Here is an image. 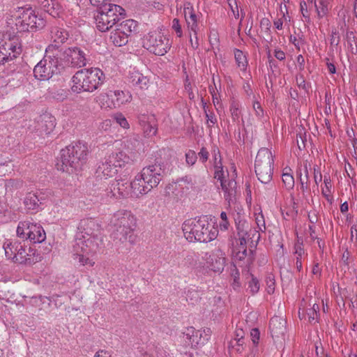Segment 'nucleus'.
<instances>
[{
    "label": "nucleus",
    "mask_w": 357,
    "mask_h": 357,
    "mask_svg": "<svg viewBox=\"0 0 357 357\" xmlns=\"http://www.w3.org/2000/svg\"><path fill=\"white\" fill-rule=\"evenodd\" d=\"M103 246L101 226L92 218L82 219L77 226L75 243L73 246L74 259L82 266H93L95 261L90 257Z\"/></svg>",
    "instance_id": "obj_1"
},
{
    "label": "nucleus",
    "mask_w": 357,
    "mask_h": 357,
    "mask_svg": "<svg viewBox=\"0 0 357 357\" xmlns=\"http://www.w3.org/2000/svg\"><path fill=\"white\" fill-rule=\"evenodd\" d=\"M182 229L189 242H210L218 234V229L209 223L206 216L185 220L183 223Z\"/></svg>",
    "instance_id": "obj_2"
},
{
    "label": "nucleus",
    "mask_w": 357,
    "mask_h": 357,
    "mask_svg": "<svg viewBox=\"0 0 357 357\" xmlns=\"http://www.w3.org/2000/svg\"><path fill=\"white\" fill-rule=\"evenodd\" d=\"M109 225L112 229V236L114 241L134 243L136 219L130 211H118L111 218Z\"/></svg>",
    "instance_id": "obj_3"
},
{
    "label": "nucleus",
    "mask_w": 357,
    "mask_h": 357,
    "mask_svg": "<svg viewBox=\"0 0 357 357\" xmlns=\"http://www.w3.org/2000/svg\"><path fill=\"white\" fill-rule=\"evenodd\" d=\"M105 76L98 68H83L72 77L71 90L73 93H93L104 83Z\"/></svg>",
    "instance_id": "obj_4"
},
{
    "label": "nucleus",
    "mask_w": 357,
    "mask_h": 357,
    "mask_svg": "<svg viewBox=\"0 0 357 357\" xmlns=\"http://www.w3.org/2000/svg\"><path fill=\"white\" fill-rule=\"evenodd\" d=\"M88 153L86 144L81 142L72 143L61 150V165L58 169L68 173L82 169L87 161Z\"/></svg>",
    "instance_id": "obj_5"
},
{
    "label": "nucleus",
    "mask_w": 357,
    "mask_h": 357,
    "mask_svg": "<svg viewBox=\"0 0 357 357\" xmlns=\"http://www.w3.org/2000/svg\"><path fill=\"white\" fill-rule=\"evenodd\" d=\"M3 249L7 259L15 263L32 265L40 260L41 257L36 249L28 247L19 241H6Z\"/></svg>",
    "instance_id": "obj_6"
},
{
    "label": "nucleus",
    "mask_w": 357,
    "mask_h": 357,
    "mask_svg": "<svg viewBox=\"0 0 357 357\" xmlns=\"http://www.w3.org/2000/svg\"><path fill=\"white\" fill-rule=\"evenodd\" d=\"M273 155L268 148H261L256 156L255 162V173L258 180L268 185V194L275 195L274 185L271 183L273 174Z\"/></svg>",
    "instance_id": "obj_7"
},
{
    "label": "nucleus",
    "mask_w": 357,
    "mask_h": 357,
    "mask_svg": "<svg viewBox=\"0 0 357 357\" xmlns=\"http://www.w3.org/2000/svg\"><path fill=\"white\" fill-rule=\"evenodd\" d=\"M131 162L130 158L122 151L112 152L100 162L95 172L97 181L107 180L117 174L119 169Z\"/></svg>",
    "instance_id": "obj_8"
},
{
    "label": "nucleus",
    "mask_w": 357,
    "mask_h": 357,
    "mask_svg": "<svg viewBox=\"0 0 357 357\" xmlns=\"http://www.w3.org/2000/svg\"><path fill=\"white\" fill-rule=\"evenodd\" d=\"M125 10L120 6L104 3L96 11L94 15L97 29L105 32L125 16Z\"/></svg>",
    "instance_id": "obj_9"
},
{
    "label": "nucleus",
    "mask_w": 357,
    "mask_h": 357,
    "mask_svg": "<svg viewBox=\"0 0 357 357\" xmlns=\"http://www.w3.org/2000/svg\"><path fill=\"white\" fill-rule=\"evenodd\" d=\"M131 197L130 182L127 178H120L112 181L107 186L105 182L100 183L97 197L102 202H108L112 198Z\"/></svg>",
    "instance_id": "obj_10"
},
{
    "label": "nucleus",
    "mask_w": 357,
    "mask_h": 357,
    "mask_svg": "<svg viewBox=\"0 0 357 357\" xmlns=\"http://www.w3.org/2000/svg\"><path fill=\"white\" fill-rule=\"evenodd\" d=\"M15 24L18 31L25 32L43 28L45 22L31 7H18L15 13Z\"/></svg>",
    "instance_id": "obj_11"
},
{
    "label": "nucleus",
    "mask_w": 357,
    "mask_h": 357,
    "mask_svg": "<svg viewBox=\"0 0 357 357\" xmlns=\"http://www.w3.org/2000/svg\"><path fill=\"white\" fill-rule=\"evenodd\" d=\"M59 55L57 52L47 54L45 52L44 58L33 69L35 77L39 80H48L54 74L59 73Z\"/></svg>",
    "instance_id": "obj_12"
},
{
    "label": "nucleus",
    "mask_w": 357,
    "mask_h": 357,
    "mask_svg": "<svg viewBox=\"0 0 357 357\" xmlns=\"http://www.w3.org/2000/svg\"><path fill=\"white\" fill-rule=\"evenodd\" d=\"M144 47L155 55H164L170 48L169 39L160 32L151 31L144 40Z\"/></svg>",
    "instance_id": "obj_13"
},
{
    "label": "nucleus",
    "mask_w": 357,
    "mask_h": 357,
    "mask_svg": "<svg viewBox=\"0 0 357 357\" xmlns=\"http://www.w3.org/2000/svg\"><path fill=\"white\" fill-rule=\"evenodd\" d=\"M165 166L164 163L157 161L155 164L149 165L142 169L139 174L145 184H147L151 190L158 185L164 177Z\"/></svg>",
    "instance_id": "obj_14"
},
{
    "label": "nucleus",
    "mask_w": 357,
    "mask_h": 357,
    "mask_svg": "<svg viewBox=\"0 0 357 357\" xmlns=\"http://www.w3.org/2000/svg\"><path fill=\"white\" fill-rule=\"evenodd\" d=\"M202 259L204 261V268L213 272H222L224 270L226 259L225 252L215 249L211 252H204Z\"/></svg>",
    "instance_id": "obj_15"
},
{
    "label": "nucleus",
    "mask_w": 357,
    "mask_h": 357,
    "mask_svg": "<svg viewBox=\"0 0 357 357\" xmlns=\"http://www.w3.org/2000/svg\"><path fill=\"white\" fill-rule=\"evenodd\" d=\"M63 60L68 66L81 68L86 64V54L78 47H70L63 52Z\"/></svg>",
    "instance_id": "obj_16"
},
{
    "label": "nucleus",
    "mask_w": 357,
    "mask_h": 357,
    "mask_svg": "<svg viewBox=\"0 0 357 357\" xmlns=\"http://www.w3.org/2000/svg\"><path fill=\"white\" fill-rule=\"evenodd\" d=\"M22 52L21 45L14 40H8L0 45V64L13 60Z\"/></svg>",
    "instance_id": "obj_17"
},
{
    "label": "nucleus",
    "mask_w": 357,
    "mask_h": 357,
    "mask_svg": "<svg viewBox=\"0 0 357 357\" xmlns=\"http://www.w3.org/2000/svg\"><path fill=\"white\" fill-rule=\"evenodd\" d=\"M52 43L46 48L45 52L47 54L51 52H57L60 45L64 43L68 38V33L66 30L59 26H54L51 29Z\"/></svg>",
    "instance_id": "obj_18"
},
{
    "label": "nucleus",
    "mask_w": 357,
    "mask_h": 357,
    "mask_svg": "<svg viewBox=\"0 0 357 357\" xmlns=\"http://www.w3.org/2000/svg\"><path fill=\"white\" fill-rule=\"evenodd\" d=\"M44 196L41 193L30 192L24 199V205L27 211L36 213L43 209Z\"/></svg>",
    "instance_id": "obj_19"
},
{
    "label": "nucleus",
    "mask_w": 357,
    "mask_h": 357,
    "mask_svg": "<svg viewBox=\"0 0 357 357\" xmlns=\"http://www.w3.org/2000/svg\"><path fill=\"white\" fill-rule=\"evenodd\" d=\"M56 126L55 118L50 114H44L40 116L36 126V131L41 136L50 135Z\"/></svg>",
    "instance_id": "obj_20"
},
{
    "label": "nucleus",
    "mask_w": 357,
    "mask_h": 357,
    "mask_svg": "<svg viewBox=\"0 0 357 357\" xmlns=\"http://www.w3.org/2000/svg\"><path fill=\"white\" fill-rule=\"evenodd\" d=\"M41 8L54 18H63V8L55 0H36Z\"/></svg>",
    "instance_id": "obj_21"
},
{
    "label": "nucleus",
    "mask_w": 357,
    "mask_h": 357,
    "mask_svg": "<svg viewBox=\"0 0 357 357\" xmlns=\"http://www.w3.org/2000/svg\"><path fill=\"white\" fill-rule=\"evenodd\" d=\"M183 13L188 29L196 36L198 31L199 16L195 13L193 6L190 2L184 3Z\"/></svg>",
    "instance_id": "obj_22"
},
{
    "label": "nucleus",
    "mask_w": 357,
    "mask_h": 357,
    "mask_svg": "<svg viewBox=\"0 0 357 357\" xmlns=\"http://www.w3.org/2000/svg\"><path fill=\"white\" fill-rule=\"evenodd\" d=\"M269 329L273 337H283L286 332V320L278 316L272 317L269 322Z\"/></svg>",
    "instance_id": "obj_23"
},
{
    "label": "nucleus",
    "mask_w": 357,
    "mask_h": 357,
    "mask_svg": "<svg viewBox=\"0 0 357 357\" xmlns=\"http://www.w3.org/2000/svg\"><path fill=\"white\" fill-rule=\"evenodd\" d=\"M150 190L151 188L144 183L139 174L130 182L131 197H139L142 195L148 193Z\"/></svg>",
    "instance_id": "obj_24"
},
{
    "label": "nucleus",
    "mask_w": 357,
    "mask_h": 357,
    "mask_svg": "<svg viewBox=\"0 0 357 357\" xmlns=\"http://www.w3.org/2000/svg\"><path fill=\"white\" fill-rule=\"evenodd\" d=\"M221 188L224 191V197L230 204L235 200L236 193V182L233 180L222 181Z\"/></svg>",
    "instance_id": "obj_25"
},
{
    "label": "nucleus",
    "mask_w": 357,
    "mask_h": 357,
    "mask_svg": "<svg viewBox=\"0 0 357 357\" xmlns=\"http://www.w3.org/2000/svg\"><path fill=\"white\" fill-rule=\"evenodd\" d=\"M109 96L111 97L114 107H120L132 100V96L128 91L116 90L111 91Z\"/></svg>",
    "instance_id": "obj_26"
},
{
    "label": "nucleus",
    "mask_w": 357,
    "mask_h": 357,
    "mask_svg": "<svg viewBox=\"0 0 357 357\" xmlns=\"http://www.w3.org/2000/svg\"><path fill=\"white\" fill-rule=\"evenodd\" d=\"M198 258V255L195 252H187L184 255L182 263L179 264V266L182 268H204V266H202L201 262L197 264Z\"/></svg>",
    "instance_id": "obj_27"
},
{
    "label": "nucleus",
    "mask_w": 357,
    "mask_h": 357,
    "mask_svg": "<svg viewBox=\"0 0 357 357\" xmlns=\"http://www.w3.org/2000/svg\"><path fill=\"white\" fill-rule=\"evenodd\" d=\"M28 238L33 243H42L46 238V234L41 225L33 223V225L31 226V231H29Z\"/></svg>",
    "instance_id": "obj_28"
},
{
    "label": "nucleus",
    "mask_w": 357,
    "mask_h": 357,
    "mask_svg": "<svg viewBox=\"0 0 357 357\" xmlns=\"http://www.w3.org/2000/svg\"><path fill=\"white\" fill-rule=\"evenodd\" d=\"M137 24L135 20H126L116 25V30L119 31L121 34H123L129 37L132 33L137 30Z\"/></svg>",
    "instance_id": "obj_29"
},
{
    "label": "nucleus",
    "mask_w": 357,
    "mask_h": 357,
    "mask_svg": "<svg viewBox=\"0 0 357 357\" xmlns=\"http://www.w3.org/2000/svg\"><path fill=\"white\" fill-rule=\"evenodd\" d=\"M197 331L193 327H190L183 333V338L185 342L192 347L202 345L200 337L197 334Z\"/></svg>",
    "instance_id": "obj_30"
},
{
    "label": "nucleus",
    "mask_w": 357,
    "mask_h": 357,
    "mask_svg": "<svg viewBox=\"0 0 357 357\" xmlns=\"http://www.w3.org/2000/svg\"><path fill=\"white\" fill-rule=\"evenodd\" d=\"M130 82L133 86L139 87L141 89L148 88L149 79L139 73H134L130 77Z\"/></svg>",
    "instance_id": "obj_31"
},
{
    "label": "nucleus",
    "mask_w": 357,
    "mask_h": 357,
    "mask_svg": "<svg viewBox=\"0 0 357 357\" xmlns=\"http://www.w3.org/2000/svg\"><path fill=\"white\" fill-rule=\"evenodd\" d=\"M125 147L130 153L131 155L128 156L132 159L133 155L140 151L142 149V143L135 137H130L126 141ZM132 161V160H131Z\"/></svg>",
    "instance_id": "obj_32"
},
{
    "label": "nucleus",
    "mask_w": 357,
    "mask_h": 357,
    "mask_svg": "<svg viewBox=\"0 0 357 357\" xmlns=\"http://www.w3.org/2000/svg\"><path fill=\"white\" fill-rule=\"evenodd\" d=\"M314 3L319 18H322L328 12L329 0H308Z\"/></svg>",
    "instance_id": "obj_33"
},
{
    "label": "nucleus",
    "mask_w": 357,
    "mask_h": 357,
    "mask_svg": "<svg viewBox=\"0 0 357 357\" xmlns=\"http://www.w3.org/2000/svg\"><path fill=\"white\" fill-rule=\"evenodd\" d=\"M33 225V222L29 220L20 221L17 227V235L18 237L23 239H29V231H31V226Z\"/></svg>",
    "instance_id": "obj_34"
},
{
    "label": "nucleus",
    "mask_w": 357,
    "mask_h": 357,
    "mask_svg": "<svg viewBox=\"0 0 357 357\" xmlns=\"http://www.w3.org/2000/svg\"><path fill=\"white\" fill-rule=\"evenodd\" d=\"M294 255H296V266L298 271L302 269V257L305 255L303 243L298 241L294 245Z\"/></svg>",
    "instance_id": "obj_35"
},
{
    "label": "nucleus",
    "mask_w": 357,
    "mask_h": 357,
    "mask_svg": "<svg viewBox=\"0 0 357 357\" xmlns=\"http://www.w3.org/2000/svg\"><path fill=\"white\" fill-rule=\"evenodd\" d=\"M110 40L114 45L121 47L127 44L128 41V37L123 34H121L119 31L114 29L110 36Z\"/></svg>",
    "instance_id": "obj_36"
},
{
    "label": "nucleus",
    "mask_w": 357,
    "mask_h": 357,
    "mask_svg": "<svg viewBox=\"0 0 357 357\" xmlns=\"http://www.w3.org/2000/svg\"><path fill=\"white\" fill-rule=\"evenodd\" d=\"M324 183L325 188L322 189L321 193L327 202L332 204L333 202V197L331 195L332 183L329 176H324Z\"/></svg>",
    "instance_id": "obj_37"
},
{
    "label": "nucleus",
    "mask_w": 357,
    "mask_h": 357,
    "mask_svg": "<svg viewBox=\"0 0 357 357\" xmlns=\"http://www.w3.org/2000/svg\"><path fill=\"white\" fill-rule=\"evenodd\" d=\"M282 175V182L287 190H291L294 186V178L291 173L289 172L291 171V169L285 168Z\"/></svg>",
    "instance_id": "obj_38"
},
{
    "label": "nucleus",
    "mask_w": 357,
    "mask_h": 357,
    "mask_svg": "<svg viewBox=\"0 0 357 357\" xmlns=\"http://www.w3.org/2000/svg\"><path fill=\"white\" fill-rule=\"evenodd\" d=\"M234 57L238 67L241 70H245L248 66V61L244 53L241 50L236 49L234 50Z\"/></svg>",
    "instance_id": "obj_39"
},
{
    "label": "nucleus",
    "mask_w": 357,
    "mask_h": 357,
    "mask_svg": "<svg viewBox=\"0 0 357 357\" xmlns=\"http://www.w3.org/2000/svg\"><path fill=\"white\" fill-rule=\"evenodd\" d=\"M248 284V291H249L252 295H255L259 291L260 288L259 282L253 275H251V280Z\"/></svg>",
    "instance_id": "obj_40"
},
{
    "label": "nucleus",
    "mask_w": 357,
    "mask_h": 357,
    "mask_svg": "<svg viewBox=\"0 0 357 357\" xmlns=\"http://www.w3.org/2000/svg\"><path fill=\"white\" fill-rule=\"evenodd\" d=\"M252 107L257 120L260 122H264L265 121L264 111L260 103L257 101H255Z\"/></svg>",
    "instance_id": "obj_41"
},
{
    "label": "nucleus",
    "mask_w": 357,
    "mask_h": 357,
    "mask_svg": "<svg viewBox=\"0 0 357 357\" xmlns=\"http://www.w3.org/2000/svg\"><path fill=\"white\" fill-rule=\"evenodd\" d=\"M231 118L234 121H238L241 118L240 105L238 102L234 101L230 106Z\"/></svg>",
    "instance_id": "obj_42"
},
{
    "label": "nucleus",
    "mask_w": 357,
    "mask_h": 357,
    "mask_svg": "<svg viewBox=\"0 0 357 357\" xmlns=\"http://www.w3.org/2000/svg\"><path fill=\"white\" fill-rule=\"evenodd\" d=\"M213 167L220 168V165H222V158L220 150L217 147H213L212 151Z\"/></svg>",
    "instance_id": "obj_43"
},
{
    "label": "nucleus",
    "mask_w": 357,
    "mask_h": 357,
    "mask_svg": "<svg viewBox=\"0 0 357 357\" xmlns=\"http://www.w3.org/2000/svg\"><path fill=\"white\" fill-rule=\"evenodd\" d=\"M200 298L199 292L195 289H191L186 292V300L190 301L192 304L197 302Z\"/></svg>",
    "instance_id": "obj_44"
},
{
    "label": "nucleus",
    "mask_w": 357,
    "mask_h": 357,
    "mask_svg": "<svg viewBox=\"0 0 357 357\" xmlns=\"http://www.w3.org/2000/svg\"><path fill=\"white\" fill-rule=\"evenodd\" d=\"M197 160V155L195 151L189 149L185 153V162H186L187 165H188L190 166H192L195 164Z\"/></svg>",
    "instance_id": "obj_45"
},
{
    "label": "nucleus",
    "mask_w": 357,
    "mask_h": 357,
    "mask_svg": "<svg viewBox=\"0 0 357 357\" xmlns=\"http://www.w3.org/2000/svg\"><path fill=\"white\" fill-rule=\"evenodd\" d=\"M144 357H170L169 354L162 348H156L151 354L145 353Z\"/></svg>",
    "instance_id": "obj_46"
},
{
    "label": "nucleus",
    "mask_w": 357,
    "mask_h": 357,
    "mask_svg": "<svg viewBox=\"0 0 357 357\" xmlns=\"http://www.w3.org/2000/svg\"><path fill=\"white\" fill-rule=\"evenodd\" d=\"M157 127L155 125H151L150 123H147L144 126V132L146 137H152L156 135L157 132Z\"/></svg>",
    "instance_id": "obj_47"
},
{
    "label": "nucleus",
    "mask_w": 357,
    "mask_h": 357,
    "mask_svg": "<svg viewBox=\"0 0 357 357\" xmlns=\"http://www.w3.org/2000/svg\"><path fill=\"white\" fill-rule=\"evenodd\" d=\"M197 158H199V161L204 164L206 162V161L208 159L209 157V152L208 151L207 149L204 146L202 147L200 151L198 152Z\"/></svg>",
    "instance_id": "obj_48"
},
{
    "label": "nucleus",
    "mask_w": 357,
    "mask_h": 357,
    "mask_svg": "<svg viewBox=\"0 0 357 357\" xmlns=\"http://www.w3.org/2000/svg\"><path fill=\"white\" fill-rule=\"evenodd\" d=\"M204 112L207 120V124L208 127L214 126L217 123V119L215 115L212 112H208L206 109L205 105L204 106Z\"/></svg>",
    "instance_id": "obj_49"
},
{
    "label": "nucleus",
    "mask_w": 357,
    "mask_h": 357,
    "mask_svg": "<svg viewBox=\"0 0 357 357\" xmlns=\"http://www.w3.org/2000/svg\"><path fill=\"white\" fill-rule=\"evenodd\" d=\"M116 122L123 128H128L129 123L122 114H117L114 117Z\"/></svg>",
    "instance_id": "obj_50"
},
{
    "label": "nucleus",
    "mask_w": 357,
    "mask_h": 357,
    "mask_svg": "<svg viewBox=\"0 0 357 357\" xmlns=\"http://www.w3.org/2000/svg\"><path fill=\"white\" fill-rule=\"evenodd\" d=\"M220 218H221V222L219 224V227H220V229L223 230V231L228 229L229 223L227 220V213L225 212L222 211L220 213Z\"/></svg>",
    "instance_id": "obj_51"
},
{
    "label": "nucleus",
    "mask_w": 357,
    "mask_h": 357,
    "mask_svg": "<svg viewBox=\"0 0 357 357\" xmlns=\"http://www.w3.org/2000/svg\"><path fill=\"white\" fill-rule=\"evenodd\" d=\"M172 28L176 32L178 37L181 38L183 36L181 26L178 19L174 18L172 20Z\"/></svg>",
    "instance_id": "obj_52"
},
{
    "label": "nucleus",
    "mask_w": 357,
    "mask_h": 357,
    "mask_svg": "<svg viewBox=\"0 0 357 357\" xmlns=\"http://www.w3.org/2000/svg\"><path fill=\"white\" fill-rule=\"evenodd\" d=\"M215 172H214V177L215 178L218 179L220 181V183H222V181H225L224 179L225 175H224V171H223V166L220 165V168L214 167Z\"/></svg>",
    "instance_id": "obj_53"
},
{
    "label": "nucleus",
    "mask_w": 357,
    "mask_h": 357,
    "mask_svg": "<svg viewBox=\"0 0 357 357\" xmlns=\"http://www.w3.org/2000/svg\"><path fill=\"white\" fill-rule=\"evenodd\" d=\"M297 175L300 179L301 189L302 190V191L305 192V190H307L309 189V181H305L302 178V172L301 169L297 170Z\"/></svg>",
    "instance_id": "obj_54"
},
{
    "label": "nucleus",
    "mask_w": 357,
    "mask_h": 357,
    "mask_svg": "<svg viewBox=\"0 0 357 357\" xmlns=\"http://www.w3.org/2000/svg\"><path fill=\"white\" fill-rule=\"evenodd\" d=\"M250 336L252 338V341L255 345H257L258 344L259 337H260V333L258 328H252L250 331Z\"/></svg>",
    "instance_id": "obj_55"
},
{
    "label": "nucleus",
    "mask_w": 357,
    "mask_h": 357,
    "mask_svg": "<svg viewBox=\"0 0 357 357\" xmlns=\"http://www.w3.org/2000/svg\"><path fill=\"white\" fill-rule=\"evenodd\" d=\"M314 180L317 185H319V183L322 180V175L320 171V169L318 166H314Z\"/></svg>",
    "instance_id": "obj_56"
},
{
    "label": "nucleus",
    "mask_w": 357,
    "mask_h": 357,
    "mask_svg": "<svg viewBox=\"0 0 357 357\" xmlns=\"http://www.w3.org/2000/svg\"><path fill=\"white\" fill-rule=\"evenodd\" d=\"M244 331L242 329H237L236 331V335H235V340H236L238 345L243 344V338L244 337Z\"/></svg>",
    "instance_id": "obj_57"
},
{
    "label": "nucleus",
    "mask_w": 357,
    "mask_h": 357,
    "mask_svg": "<svg viewBox=\"0 0 357 357\" xmlns=\"http://www.w3.org/2000/svg\"><path fill=\"white\" fill-rule=\"evenodd\" d=\"M8 185H10L14 189L17 190L22 188L24 182L21 180H10L8 182Z\"/></svg>",
    "instance_id": "obj_58"
},
{
    "label": "nucleus",
    "mask_w": 357,
    "mask_h": 357,
    "mask_svg": "<svg viewBox=\"0 0 357 357\" xmlns=\"http://www.w3.org/2000/svg\"><path fill=\"white\" fill-rule=\"evenodd\" d=\"M274 56L277 59L280 61H284L286 59L285 53L278 48L274 50Z\"/></svg>",
    "instance_id": "obj_59"
},
{
    "label": "nucleus",
    "mask_w": 357,
    "mask_h": 357,
    "mask_svg": "<svg viewBox=\"0 0 357 357\" xmlns=\"http://www.w3.org/2000/svg\"><path fill=\"white\" fill-rule=\"evenodd\" d=\"M300 7H301V11L302 15L305 18L309 19L310 17H309L308 11H307V3H306V2L305 1H301L300 3Z\"/></svg>",
    "instance_id": "obj_60"
},
{
    "label": "nucleus",
    "mask_w": 357,
    "mask_h": 357,
    "mask_svg": "<svg viewBox=\"0 0 357 357\" xmlns=\"http://www.w3.org/2000/svg\"><path fill=\"white\" fill-rule=\"evenodd\" d=\"M268 280L267 281V285H268L267 291L269 294H271L274 292L275 282H274V280L271 278V276H269L268 278Z\"/></svg>",
    "instance_id": "obj_61"
},
{
    "label": "nucleus",
    "mask_w": 357,
    "mask_h": 357,
    "mask_svg": "<svg viewBox=\"0 0 357 357\" xmlns=\"http://www.w3.org/2000/svg\"><path fill=\"white\" fill-rule=\"evenodd\" d=\"M340 43V37L336 31L332 32L331 44V45L337 46Z\"/></svg>",
    "instance_id": "obj_62"
},
{
    "label": "nucleus",
    "mask_w": 357,
    "mask_h": 357,
    "mask_svg": "<svg viewBox=\"0 0 357 357\" xmlns=\"http://www.w3.org/2000/svg\"><path fill=\"white\" fill-rule=\"evenodd\" d=\"M247 255H248V250H247L246 248H243V250H241V249H239L236 252V257L239 260L244 259Z\"/></svg>",
    "instance_id": "obj_63"
},
{
    "label": "nucleus",
    "mask_w": 357,
    "mask_h": 357,
    "mask_svg": "<svg viewBox=\"0 0 357 357\" xmlns=\"http://www.w3.org/2000/svg\"><path fill=\"white\" fill-rule=\"evenodd\" d=\"M297 84L300 89H304L305 91L307 90V86L303 77L301 76L300 78H297L296 79Z\"/></svg>",
    "instance_id": "obj_64"
}]
</instances>
